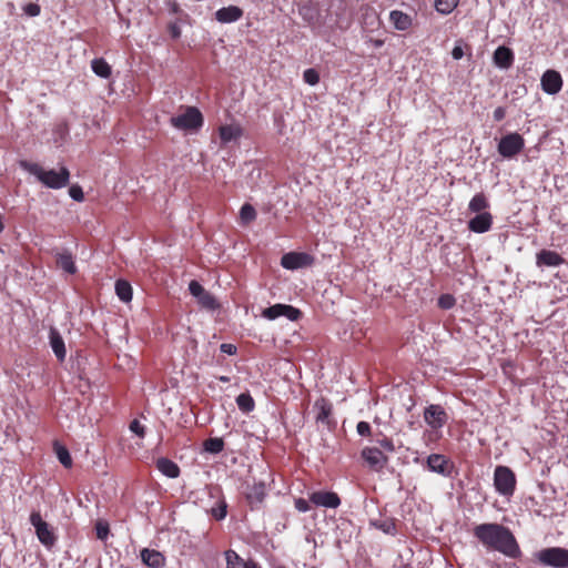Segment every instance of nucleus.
I'll list each match as a JSON object with an SVG mask.
<instances>
[{
    "label": "nucleus",
    "mask_w": 568,
    "mask_h": 568,
    "mask_svg": "<svg viewBox=\"0 0 568 568\" xmlns=\"http://www.w3.org/2000/svg\"><path fill=\"white\" fill-rule=\"evenodd\" d=\"M310 501L316 507L337 508L341 505L339 496L334 491L318 490L310 495Z\"/></svg>",
    "instance_id": "obj_13"
},
{
    "label": "nucleus",
    "mask_w": 568,
    "mask_h": 568,
    "mask_svg": "<svg viewBox=\"0 0 568 568\" xmlns=\"http://www.w3.org/2000/svg\"><path fill=\"white\" fill-rule=\"evenodd\" d=\"M244 496L251 510L260 509L267 496L265 483L254 481L251 485L248 484L245 488Z\"/></svg>",
    "instance_id": "obj_10"
},
{
    "label": "nucleus",
    "mask_w": 568,
    "mask_h": 568,
    "mask_svg": "<svg viewBox=\"0 0 568 568\" xmlns=\"http://www.w3.org/2000/svg\"><path fill=\"white\" fill-rule=\"evenodd\" d=\"M55 263L58 267L67 272L68 274H74L77 272V266L74 263V258L71 252L64 250L62 252H58L55 254Z\"/></svg>",
    "instance_id": "obj_25"
},
{
    "label": "nucleus",
    "mask_w": 568,
    "mask_h": 568,
    "mask_svg": "<svg viewBox=\"0 0 568 568\" xmlns=\"http://www.w3.org/2000/svg\"><path fill=\"white\" fill-rule=\"evenodd\" d=\"M356 430L357 433L361 435V436H369L371 433H372V428H371V425L369 423L367 422H359L356 426Z\"/></svg>",
    "instance_id": "obj_46"
},
{
    "label": "nucleus",
    "mask_w": 568,
    "mask_h": 568,
    "mask_svg": "<svg viewBox=\"0 0 568 568\" xmlns=\"http://www.w3.org/2000/svg\"><path fill=\"white\" fill-rule=\"evenodd\" d=\"M204 450L211 454H219L224 449V440L220 437H210L203 443Z\"/></svg>",
    "instance_id": "obj_34"
},
{
    "label": "nucleus",
    "mask_w": 568,
    "mask_h": 568,
    "mask_svg": "<svg viewBox=\"0 0 568 568\" xmlns=\"http://www.w3.org/2000/svg\"><path fill=\"white\" fill-rule=\"evenodd\" d=\"M91 68L101 78L108 79L111 75V67L102 58L92 60Z\"/></svg>",
    "instance_id": "obj_31"
},
{
    "label": "nucleus",
    "mask_w": 568,
    "mask_h": 568,
    "mask_svg": "<svg viewBox=\"0 0 568 568\" xmlns=\"http://www.w3.org/2000/svg\"><path fill=\"white\" fill-rule=\"evenodd\" d=\"M452 464L449 459L442 454H430L427 457V468L430 471L448 476L452 470Z\"/></svg>",
    "instance_id": "obj_17"
},
{
    "label": "nucleus",
    "mask_w": 568,
    "mask_h": 568,
    "mask_svg": "<svg viewBox=\"0 0 568 568\" xmlns=\"http://www.w3.org/2000/svg\"><path fill=\"white\" fill-rule=\"evenodd\" d=\"M375 528L390 535L396 534V524L394 519L376 520L371 523Z\"/></svg>",
    "instance_id": "obj_37"
},
{
    "label": "nucleus",
    "mask_w": 568,
    "mask_h": 568,
    "mask_svg": "<svg viewBox=\"0 0 568 568\" xmlns=\"http://www.w3.org/2000/svg\"><path fill=\"white\" fill-rule=\"evenodd\" d=\"M30 523L36 529V534L41 544L45 547H52L57 537L53 530L49 527L48 523L44 521L39 511H32L30 515Z\"/></svg>",
    "instance_id": "obj_7"
},
{
    "label": "nucleus",
    "mask_w": 568,
    "mask_h": 568,
    "mask_svg": "<svg viewBox=\"0 0 568 568\" xmlns=\"http://www.w3.org/2000/svg\"><path fill=\"white\" fill-rule=\"evenodd\" d=\"M493 215L489 212L476 214L468 221V229L475 233H485L491 229Z\"/></svg>",
    "instance_id": "obj_20"
},
{
    "label": "nucleus",
    "mask_w": 568,
    "mask_h": 568,
    "mask_svg": "<svg viewBox=\"0 0 568 568\" xmlns=\"http://www.w3.org/2000/svg\"><path fill=\"white\" fill-rule=\"evenodd\" d=\"M565 263V258L557 252L550 250H541L536 255V264L539 267H556Z\"/></svg>",
    "instance_id": "obj_19"
},
{
    "label": "nucleus",
    "mask_w": 568,
    "mask_h": 568,
    "mask_svg": "<svg viewBox=\"0 0 568 568\" xmlns=\"http://www.w3.org/2000/svg\"><path fill=\"white\" fill-rule=\"evenodd\" d=\"M361 456L374 471H381L388 463V457L377 447H365Z\"/></svg>",
    "instance_id": "obj_12"
},
{
    "label": "nucleus",
    "mask_w": 568,
    "mask_h": 568,
    "mask_svg": "<svg viewBox=\"0 0 568 568\" xmlns=\"http://www.w3.org/2000/svg\"><path fill=\"white\" fill-rule=\"evenodd\" d=\"M494 120L499 122L505 119L506 116V109L504 106H498L494 110L493 113Z\"/></svg>",
    "instance_id": "obj_50"
},
{
    "label": "nucleus",
    "mask_w": 568,
    "mask_h": 568,
    "mask_svg": "<svg viewBox=\"0 0 568 568\" xmlns=\"http://www.w3.org/2000/svg\"><path fill=\"white\" fill-rule=\"evenodd\" d=\"M525 148V139L517 132H510L500 138L497 151L505 159H513Z\"/></svg>",
    "instance_id": "obj_6"
},
{
    "label": "nucleus",
    "mask_w": 568,
    "mask_h": 568,
    "mask_svg": "<svg viewBox=\"0 0 568 568\" xmlns=\"http://www.w3.org/2000/svg\"><path fill=\"white\" fill-rule=\"evenodd\" d=\"M23 11L30 17H37L40 14L41 8L38 3L30 2L23 7Z\"/></svg>",
    "instance_id": "obj_45"
},
{
    "label": "nucleus",
    "mask_w": 568,
    "mask_h": 568,
    "mask_svg": "<svg viewBox=\"0 0 568 568\" xmlns=\"http://www.w3.org/2000/svg\"><path fill=\"white\" fill-rule=\"evenodd\" d=\"M53 448H54V452H55V455H57L59 462L65 468H71L72 467V457H71L68 448L65 446L59 444L58 442L54 443Z\"/></svg>",
    "instance_id": "obj_32"
},
{
    "label": "nucleus",
    "mask_w": 568,
    "mask_h": 568,
    "mask_svg": "<svg viewBox=\"0 0 568 568\" xmlns=\"http://www.w3.org/2000/svg\"><path fill=\"white\" fill-rule=\"evenodd\" d=\"M515 473L507 466H497L494 471V486L503 496H513L516 489Z\"/></svg>",
    "instance_id": "obj_5"
},
{
    "label": "nucleus",
    "mask_w": 568,
    "mask_h": 568,
    "mask_svg": "<svg viewBox=\"0 0 568 568\" xmlns=\"http://www.w3.org/2000/svg\"><path fill=\"white\" fill-rule=\"evenodd\" d=\"M172 126L184 131H196L203 126L204 119L196 106H186L182 114L170 119Z\"/></svg>",
    "instance_id": "obj_3"
},
{
    "label": "nucleus",
    "mask_w": 568,
    "mask_h": 568,
    "mask_svg": "<svg viewBox=\"0 0 568 568\" xmlns=\"http://www.w3.org/2000/svg\"><path fill=\"white\" fill-rule=\"evenodd\" d=\"M141 560L144 565L151 568H162L165 565V558L164 556L155 550V549H149L144 548L141 550Z\"/></svg>",
    "instance_id": "obj_24"
},
{
    "label": "nucleus",
    "mask_w": 568,
    "mask_h": 568,
    "mask_svg": "<svg viewBox=\"0 0 568 568\" xmlns=\"http://www.w3.org/2000/svg\"><path fill=\"white\" fill-rule=\"evenodd\" d=\"M562 88V78L556 70H547L541 77V89L548 94H557Z\"/></svg>",
    "instance_id": "obj_16"
},
{
    "label": "nucleus",
    "mask_w": 568,
    "mask_h": 568,
    "mask_svg": "<svg viewBox=\"0 0 568 568\" xmlns=\"http://www.w3.org/2000/svg\"><path fill=\"white\" fill-rule=\"evenodd\" d=\"M473 534L487 549L496 550L511 559L521 556L520 547L514 534L504 525L497 523L480 524L474 528Z\"/></svg>",
    "instance_id": "obj_1"
},
{
    "label": "nucleus",
    "mask_w": 568,
    "mask_h": 568,
    "mask_svg": "<svg viewBox=\"0 0 568 568\" xmlns=\"http://www.w3.org/2000/svg\"><path fill=\"white\" fill-rule=\"evenodd\" d=\"M50 345L57 358L63 361L65 358V346L62 336L55 329L50 332Z\"/></svg>",
    "instance_id": "obj_28"
},
{
    "label": "nucleus",
    "mask_w": 568,
    "mask_h": 568,
    "mask_svg": "<svg viewBox=\"0 0 568 568\" xmlns=\"http://www.w3.org/2000/svg\"><path fill=\"white\" fill-rule=\"evenodd\" d=\"M389 20L394 24L395 29L399 31L408 30L413 23L410 16L399 10L390 11Z\"/></svg>",
    "instance_id": "obj_26"
},
{
    "label": "nucleus",
    "mask_w": 568,
    "mask_h": 568,
    "mask_svg": "<svg viewBox=\"0 0 568 568\" xmlns=\"http://www.w3.org/2000/svg\"><path fill=\"white\" fill-rule=\"evenodd\" d=\"M178 11H179V6H178L176 3H174V4L172 6V12H174V13H175V12H178Z\"/></svg>",
    "instance_id": "obj_54"
},
{
    "label": "nucleus",
    "mask_w": 568,
    "mask_h": 568,
    "mask_svg": "<svg viewBox=\"0 0 568 568\" xmlns=\"http://www.w3.org/2000/svg\"><path fill=\"white\" fill-rule=\"evenodd\" d=\"M455 303H456V300L450 294H443L438 298V306L442 310H450L452 307H454Z\"/></svg>",
    "instance_id": "obj_40"
},
{
    "label": "nucleus",
    "mask_w": 568,
    "mask_h": 568,
    "mask_svg": "<svg viewBox=\"0 0 568 568\" xmlns=\"http://www.w3.org/2000/svg\"><path fill=\"white\" fill-rule=\"evenodd\" d=\"M489 207V201L485 193L479 192L476 193L468 204V210L473 213L480 214L483 212H487L486 210Z\"/></svg>",
    "instance_id": "obj_29"
},
{
    "label": "nucleus",
    "mask_w": 568,
    "mask_h": 568,
    "mask_svg": "<svg viewBox=\"0 0 568 568\" xmlns=\"http://www.w3.org/2000/svg\"><path fill=\"white\" fill-rule=\"evenodd\" d=\"M168 31L173 39H179L181 37V28L178 22H170Z\"/></svg>",
    "instance_id": "obj_48"
},
{
    "label": "nucleus",
    "mask_w": 568,
    "mask_h": 568,
    "mask_svg": "<svg viewBox=\"0 0 568 568\" xmlns=\"http://www.w3.org/2000/svg\"><path fill=\"white\" fill-rule=\"evenodd\" d=\"M376 444L387 453L395 452V445L393 440L382 434L379 438H376Z\"/></svg>",
    "instance_id": "obj_41"
},
{
    "label": "nucleus",
    "mask_w": 568,
    "mask_h": 568,
    "mask_svg": "<svg viewBox=\"0 0 568 568\" xmlns=\"http://www.w3.org/2000/svg\"><path fill=\"white\" fill-rule=\"evenodd\" d=\"M314 409L316 410V422L331 427L335 425V422L332 418L333 414V405L325 397L318 398L314 403Z\"/></svg>",
    "instance_id": "obj_15"
},
{
    "label": "nucleus",
    "mask_w": 568,
    "mask_h": 568,
    "mask_svg": "<svg viewBox=\"0 0 568 568\" xmlns=\"http://www.w3.org/2000/svg\"><path fill=\"white\" fill-rule=\"evenodd\" d=\"M20 168L34 175L47 187L58 190L69 184L70 172L64 166H62L60 171L44 170L38 163L20 161Z\"/></svg>",
    "instance_id": "obj_2"
},
{
    "label": "nucleus",
    "mask_w": 568,
    "mask_h": 568,
    "mask_svg": "<svg viewBox=\"0 0 568 568\" xmlns=\"http://www.w3.org/2000/svg\"><path fill=\"white\" fill-rule=\"evenodd\" d=\"M69 194L77 202H82L84 200L83 190L78 184L70 186Z\"/></svg>",
    "instance_id": "obj_43"
},
{
    "label": "nucleus",
    "mask_w": 568,
    "mask_h": 568,
    "mask_svg": "<svg viewBox=\"0 0 568 568\" xmlns=\"http://www.w3.org/2000/svg\"><path fill=\"white\" fill-rule=\"evenodd\" d=\"M236 404L243 413H251L255 408V402L250 393H242L236 397Z\"/></svg>",
    "instance_id": "obj_33"
},
{
    "label": "nucleus",
    "mask_w": 568,
    "mask_h": 568,
    "mask_svg": "<svg viewBox=\"0 0 568 568\" xmlns=\"http://www.w3.org/2000/svg\"><path fill=\"white\" fill-rule=\"evenodd\" d=\"M537 561L547 567L568 568V549L562 547H548L539 550Z\"/></svg>",
    "instance_id": "obj_4"
},
{
    "label": "nucleus",
    "mask_w": 568,
    "mask_h": 568,
    "mask_svg": "<svg viewBox=\"0 0 568 568\" xmlns=\"http://www.w3.org/2000/svg\"><path fill=\"white\" fill-rule=\"evenodd\" d=\"M452 57L455 60H460L464 57V50L460 45H455L452 50Z\"/></svg>",
    "instance_id": "obj_51"
},
{
    "label": "nucleus",
    "mask_w": 568,
    "mask_h": 568,
    "mask_svg": "<svg viewBox=\"0 0 568 568\" xmlns=\"http://www.w3.org/2000/svg\"><path fill=\"white\" fill-rule=\"evenodd\" d=\"M294 506L301 513H306L311 509L308 501L304 498H296L294 500Z\"/></svg>",
    "instance_id": "obj_47"
},
{
    "label": "nucleus",
    "mask_w": 568,
    "mask_h": 568,
    "mask_svg": "<svg viewBox=\"0 0 568 568\" xmlns=\"http://www.w3.org/2000/svg\"><path fill=\"white\" fill-rule=\"evenodd\" d=\"M130 430L136 434L140 438L145 436V428L138 419H133L130 423Z\"/></svg>",
    "instance_id": "obj_44"
},
{
    "label": "nucleus",
    "mask_w": 568,
    "mask_h": 568,
    "mask_svg": "<svg viewBox=\"0 0 568 568\" xmlns=\"http://www.w3.org/2000/svg\"><path fill=\"white\" fill-rule=\"evenodd\" d=\"M459 0H435V9L443 14L450 13L458 4Z\"/></svg>",
    "instance_id": "obj_36"
},
{
    "label": "nucleus",
    "mask_w": 568,
    "mask_h": 568,
    "mask_svg": "<svg viewBox=\"0 0 568 568\" xmlns=\"http://www.w3.org/2000/svg\"><path fill=\"white\" fill-rule=\"evenodd\" d=\"M312 263V257L307 253L290 252L282 256L281 265L286 270H297Z\"/></svg>",
    "instance_id": "obj_14"
},
{
    "label": "nucleus",
    "mask_w": 568,
    "mask_h": 568,
    "mask_svg": "<svg viewBox=\"0 0 568 568\" xmlns=\"http://www.w3.org/2000/svg\"><path fill=\"white\" fill-rule=\"evenodd\" d=\"M115 293L122 302H130L132 300V286L125 280H118L115 282Z\"/></svg>",
    "instance_id": "obj_30"
},
{
    "label": "nucleus",
    "mask_w": 568,
    "mask_h": 568,
    "mask_svg": "<svg viewBox=\"0 0 568 568\" xmlns=\"http://www.w3.org/2000/svg\"><path fill=\"white\" fill-rule=\"evenodd\" d=\"M256 219V211L253 205L245 203L240 211V220L243 225H248Z\"/></svg>",
    "instance_id": "obj_35"
},
{
    "label": "nucleus",
    "mask_w": 568,
    "mask_h": 568,
    "mask_svg": "<svg viewBox=\"0 0 568 568\" xmlns=\"http://www.w3.org/2000/svg\"><path fill=\"white\" fill-rule=\"evenodd\" d=\"M424 419L432 429L438 430L447 423L448 415L440 405L432 404L425 408Z\"/></svg>",
    "instance_id": "obj_11"
},
{
    "label": "nucleus",
    "mask_w": 568,
    "mask_h": 568,
    "mask_svg": "<svg viewBox=\"0 0 568 568\" xmlns=\"http://www.w3.org/2000/svg\"><path fill=\"white\" fill-rule=\"evenodd\" d=\"M156 468L169 478H176L180 476V467L173 460L161 457L156 460Z\"/></svg>",
    "instance_id": "obj_27"
},
{
    "label": "nucleus",
    "mask_w": 568,
    "mask_h": 568,
    "mask_svg": "<svg viewBox=\"0 0 568 568\" xmlns=\"http://www.w3.org/2000/svg\"><path fill=\"white\" fill-rule=\"evenodd\" d=\"M97 538L100 540H105L109 536L110 529L106 523L98 521L95 525Z\"/></svg>",
    "instance_id": "obj_42"
},
{
    "label": "nucleus",
    "mask_w": 568,
    "mask_h": 568,
    "mask_svg": "<svg viewBox=\"0 0 568 568\" xmlns=\"http://www.w3.org/2000/svg\"><path fill=\"white\" fill-rule=\"evenodd\" d=\"M371 42L375 48H381L385 43L382 39H371Z\"/></svg>",
    "instance_id": "obj_52"
},
{
    "label": "nucleus",
    "mask_w": 568,
    "mask_h": 568,
    "mask_svg": "<svg viewBox=\"0 0 568 568\" xmlns=\"http://www.w3.org/2000/svg\"><path fill=\"white\" fill-rule=\"evenodd\" d=\"M211 515L216 520H222L227 514V504L224 499H221L215 507L211 508Z\"/></svg>",
    "instance_id": "obj_38"
},
{
    "label": "nucleus",
    "mask_w": 568,
    "mask_h": 568,
    "mask_svg": "<svg viewBox=\"0 0 568 568\" xmlns=\"http://www.w3.org/2000/svg\"><path fill=\"white\" fill-rule=\"evenodd\" d=\"M303 79L307 84L316 85L320 82V73L315 69H306Z\"/></svg>",
    "instance_id": "obj_39"
},
{
    "label": "nucleus",
    "mask_w": 568,
    "mask_h": 568,
    "mask_svg": "<svg viewBox=\"0 0 568 568\" xmlns=\"http://www.w3.org/2000/svg\"><path fill=\"white\" fill-rule=\"evenodd\" d=\"M190 293L197 300L199 305L207 311H216L220 308V303L207 292L197 281L193 280L189 284Z\"/></svg>",
    "instance_id": "obj_8"
},
{
    "label": "nucleus",
    "mask_w": 568,
    "mask_h": 568,
    "mask_svg": "<svg viewBox=\"0 0 568 568\" xmlns=\"http://www.w3.org/2000/svg\"><path fill=\"white\" fill-rule=\"evenodd\" d=\"M220 349L222 353H225L227 355H235L237 352L236 346L230 343L221 344Z\"/></svg>",
    "instance_id": "obj_49"
},
{
    "label": "nucleus",
    "mask_w": 568,
    "mask_h": 568,
    "mask_svg": "<svg viewBox=\"0 0 568 568\" xmlns=\"http://www.w3.org/2000/svg\"><path fill=\"white\" fill-rule=\"evenodd\" d=\"M226 568H262L261 565L253 559L242 558L235 550L227 549L224 551Z\"/></svg>",
    "instance_id": "obj_18"
},
{
    "label": "nucleus",
    "mask_w": 568,
    "mask_h": 568,
    "mask_svg": "<svg viewBox=\"0 0 568 568\" xmlns=\"http://www.w3.org/2000/svg\"><path fill=\"white\" fill-rule=\"evenodd\" d=\"M244 11L237 6H229L215 12V19L220 23H233L242 19Z\"/></svg>",
    "instance_id": "obj_21"
},
{
    "label": "nucleus",
    "mask_w": 568,
    "mask_h": 568,
    "mask_svg": "<svg viewBox=\"0 0 568 568\" xmlns=\"http://www.w3.org/2000/svg\"><path fill=\"white\" fill-rule=\"evenodd\" d=\"M494 63L501 69H509L514 64L515 55L510 48L500 45L493 55Z\"/></svg>",
    "instance_id": "obj_22"
},
{
    "label": "nucleus",
    "mask_w": 568,
    "mask_h": 568,
    "mask_svg": "<svg viewBox=\"0 0 568 568\" xmlns=\"http://www.w3.org/2000/svg\"><path fill=\"white\" fill-rule=\"evenodd\" d=\"M219 381L222 383H227V382H230V378L227 376H220Z\"/></svg>",
    "instance_id": "obj_53"
},
{
    "label": "nucleus",
    "mask_w": 568,
    "mask_h": 568,
    "mask_svg": "<svg viewBox=\"0 0 568 568\" xmlns=\"http://www.w3.org/2000/svg\"><path fill=\"white\" fill-rule=\"evenodd\" d=\"M262 316L268 321H274L280 316H285L290 321L296 322L302 317V312L292 305L278 303L264 308L262 311Z\"/></svg>",
    "instance_id": "obj_9"
},
{
    "label": "nucleus",
    "mask_w": 568,
    "mask_h": 568,
    "mask_svg": "<svg viewBox=\"0 0 568 568\" xmlns=\"http://www.w3.org/2000/svg\"><path fill=\"white\" fill-rule=\"evenodd\" d=\"M219 135L223 145L236 141L243 135V129L240 124H224L219 128Z\"/></svg>",
    "instance_id": "obj_23"
}]
</instances>
